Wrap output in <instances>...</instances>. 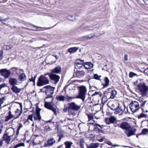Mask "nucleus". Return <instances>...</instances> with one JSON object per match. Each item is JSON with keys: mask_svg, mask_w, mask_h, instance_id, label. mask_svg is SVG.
<instances>
[{"mask_svg": "<svg viewBox=\"0 0 148 148\" xmlns=\"http://www.w3.org/2000/svg\"><path fill=\"white\" fill-rule=\"evenodd\" d=\"M51 73H46L44 75H41L38 78L37 83L38 86H40L47 84L49 83V81L46 76H49L51 79L54 80V83L56 84V67L53 69L51 70Z\"/></svg>", "mask_w": 148, "mask_h": 148, "instance_id": "1", "label": "nucleus"}, {"mask_svg": "<svg viewBox=\"0 0 148 148\" xmlns=\"http://www.w3.org/2000/svg\"><path fill=\"white\" fill-rule=\"evenodd\" d=\"M118 126L121 129L125 130V133L128 137L135 135L136 130L132 127L130 123L124 121L118 125Z\"/></svg>", "mask_w": 148, "mask_h": 148, "instance_id": "2", "label": "nucleus"}, {"mask_svg": "<svg viewBox=\"0 0 148 148\" xmlns=\"http://www.w3.org/2000/svg\"><path fill=\"white\" fill-rule=\"evenodd\" d=\"M140 81V82L137 85V88L142 96H145L148 94V87L143 82H141V79Z\"/></svg>", "mask_w": 148, "mask_h": 148, "instance_id": "3", "label": "nucleus"}, {"mask_svg": "<svg viewBox=\"0 0 148 148\" xmlns=\"http://www.w3.org/2000/svg\"><path fill=\"white\" fill-rule=\"evenodd\" d=\"M78 95L77 96V98L81 99L82 101L84 102L87 94V88L86 86H78Z\"/></svg>", "mask_w": 148, "mask_h": 148, "instance_id": "4", "label": "nucleus"}, {"mask_svg": "<svg viewBox=\"0 0 148 148\" xmlns=\"http://www.w3.org/2000/svg\"><path fill=\"white\" fill-rule=\"evenodd\" d=\"M55 88V87H52L50 86H46L43 88V89H45L46 94L47 95L46 99L52 97V94L54 92Z\"/></svg>", "mask_w": 148, "mask_h": 148, "instance_id": "5", "label": "nucleus"}, {"mask_svg": "<svg viewBox=\"0 0 148 148\" xmlns=\"http://www.w3.org/2000/svg\"><path fill=\"white\" fill-rule=\"evenodd\" d=\"M129 106L131 111L133 112H134L140 108L138 102L136 101H132Z\"/></svg>", "mask_w": 148, "mask_h": 148, "instance_id": "6", "label": "nucleus"}, {"mask_svg": "<svg viewBox=\"0 0 148 148\" xmlns=\"http://www.w3.org/2000/svg\"><path fill=\"white\" fill-rule=\"evenodd\" d=\"M52 101L51 102H45L44 104L45 107L50 110H52L54 114H56V109L54 108L52 104Z\"/></svg>", "mask_w": 148, "mask_h": 148, "instance_id": "7", "label": "nucleus"}, {"mask_svg": "<svg viewBox=\"0 0 148 148\" xmlns=\"http://www.w3.org/2000/svg\"><path fill=\"white\" fill-rule=\"evenodd\" d=\"M81 106L77 105L75 103L73 102L69 103V111L70 109H71L73 110L77 111L80 108Z\"/></svg>", "mask_w": 148, "mask_h": 148, "instance_id": "8", "label": "nucleus"}, {"mask_svg": "<svg viewBox=\"0 0 148 148\" xmlns=\"http://www.w3.org/2000/svg\"><path fill=\"white\" fill-rule=\"evenodd\" d=\"M55 142V139L53 138H49L44 144V147H48L52 146Z\"/></svg>", "mask_w": 148, "mask_h": 148, "instance_id": "9", "label": "nucleus"}, {"mask_svg": "<svg viewBox=\"0 0 148 148\" xmlns=\"http://www.w3.org/2000/svg\"><path fill=\"white\" fill-rule=\"evenodd\" d=\"M1 75L3 76L5 78H8L11 74V73L9 70L6 69H2Z\"/></svg>", "mask_w": 148, "mask_h": 148, "instance_id": "10", "label": "nucleus"}, {"mask_svg": "<svg viewBox=\"0 0 148 148\" xmlns=\"http://www.w3.org/2000/svg\"><path fill=\"white\" fill-rule=\"evenodd\" d=\"M3 141L7 144H9L11 140V137L8 135V134L6 133L4 134L2 137V139H1Z\"/></svg>", "mask_w": 148, "mask_h": 148, "instance_id": "11", "label": "nucleus"}, {"mask_svg": "<svg viewBox=\"0 0 148 148\" xmlns=\"http://www.w3.org/2000/svg\"><path fill=\"white\" fill-rule=\"evenodd\" d=\"M9 82L10 84L12 86H13V85L14 86L15 85H17L18 83L16 79L12 77H10L9 79Z\"/></svg>", "mask_w": 148, "mask_h": 148, "instance_id": "12", "label": "nucleus"}, {"mask_svg": "<svg viewBox=\"0 0 148 148\" xmlns=\"http://www.w3.org/2000/svg\"><path fill=\"white\" fill-rule=\"evenodd\" d=\"M36 114H34L33 116L34 119L36 120H39L40 121L41 119V117L40 115V111L36 110Z\"/></svg>", "mask_w": 148, "mask_h": 148, "instance_id": "13", "label": "nucleus"}, {"mask_svg": "<svg viewBox=\"0 0 148 148\" xmlns=\"http://www.w3.org/2000/svg\"><path fill=\"white\" fill-rule=\"evenodd\" d=\"M75 84H73L71 83L66 86V89L67 91H72L75 90Z\"/></svg>", "mask_w": 148, "mask_h": 148, "instance_id": "14", "label": "nucleus"}, {"mask_svg": "<svg viewBox=\"0 0 148 148\" xmlns=\"http://www.w3.org/2000/svg\"><path fill=\"white\" fill-rule=\"evenodd\" d=\"M97 28H95L94 29H92V30L94 32V35L93 36H90V35H88L84 36L82 37L83 39L86 40V39H91V38H93L95 36V34L96 33V32L95 31L97 30Z\"/></svg>", "mask_w": 148, "mask_h": 148, "instance_id": "15", "label": "nucleus"}, {"mask_svg": "<svg viewBox=\"0 0 148 148\" xmlns=\"http://www.w3.org/2000/svg\"><path fill=\"white\" fill-rule=\"evenodd\" d=\"M99 146L98 143H92L87 145V148H97Z\"/></svg>", "mask_w": 148, "mask_h": 148, "instance_id": "16", "label": "nucleus"}, {"mask_svg": "<svg viewBox=\"0 0 148 148\" xmlns=\"http://www.w3.org/2000/svg\"><path fill=\"white\" fill-rule=\"evenodd\" d=\"M8 114V115L5 117V122H8L12 118L14 117V115L12 114L11 111L10 110L9 111Z\"/></svg>", "mask_w": 148, "mask_h": 148, "instance_id": "17", "label": "nucleus"}, {"mask_svg": "<svg viewBox=\"0 0 148 148\" xmlns=\"http://www.w3.org/2000/svg\"><path fill=\"white\" fill-rule=\"evenodd\" d=\"M57 127L58 133V136L59 137L58 142H59L63 136V132L61 129H59L58 126Z\"/></svg>", "mask_w": 148, "mask_h": 148, "instance_id": "18", "label": "nucleus"}, {"mask_svg": "<svg viewBox=\"0 0 148 148\" xmlns=\"http://www.w3.org/2000/svg\"><path fill=\"white\" fill-rule=\"evenodd\" d=\"M85 74L83 71H77L76 72V75L77 77H83Z\"/></svg>", "mask_w": 148, "mask_h": 148, "instance_id": "19", "label": "nucleus"}, {"mask_svg": "<svg viewBox=\"0 0 148 148\" xmlns=\"http://www.w3.org/2000/svg\"><path fill=\"white\" fill-rule=\"evenodd\" d=\"M11 89L13 92L16 94L20 92L22 90V89L19 88L17 86H12L11 88Z\"/></svg>", "mask_w": 148, "mask_h": 148, "instance_id": "20", "label": "nucleus"}, {"mask_svg": "<svg viewBox=\"0 0 148 148\" xmlns=\"http://www.w3.org/2000/svg\"><path fill=\"white\" fill-rule=\"evenodd\" d=\"M116 120V117L111 116L109 118V122L107 123V124L109 125L110 123H113Z\"/></svg>", "mask_w": 148, "mask_h": 148, "instance_id": "21", "label": "nucleus"}, {"mask_svg": "<svg viewBox=\"0 0 148 148\" xmlns=\"http://www.w3.org/2000/svg\"><path fill=\"white\" fill-rule=\"evenodd\" d=\"M79 49V48L77 47H73L69 48L68 49V51L69 53H75Z\"/></svg>", "mask_w": 148, "mask_h": 148, "instance_id": "22", "label": "nucleus"}, {"mask_svg": "<svg viewBox=\"0 0 148 148\" xmlns=\"http://www.w3.org/2000/svg\"><path fill=\"white\" fill-rule=\"evenodd\" d=\"M73 143L71 142L67 141L64 142V144L65 145V148H71Z\"/></svg>", "mask_w": 148, "mask_h": 148, "instance_id": "23", "label": "nucleus"}, {"mask_svg": "<svg viewBox=\"0 0 148 148\" xmlns=\"http://www.w3.org/2000/svg\"><path fill=\"white\" fill-rule=\"evenodd\" d=\"M26 75L25 73H23L19 75L18 78L21 81H24L26 80Z\"/></svg>", "mask_w": 148, "mask_h": 148, "instance_id": "24", "label": "nucleus"}, {"mask_svg": "<svg viewBox=\"0 0 148 148\" xmlns=\"http://www.w3.org/2000/svg\"><path fill=\"white\" fill-rule=\"evenodd\" d=\"M105 84H103V87H106L109 84V80L107 77H105L104 79Z\"/></svg>", "mask_w": 148, "mask_h": 148, "instance_id": "25", "label": "nucleus"}, {"mask_svg": "<svg viewBox=\"0 0 148 148\" xmlns=\"http://www.w3.org/2000/svg\"><path fill=\"white\" fill-rule=\"evenodd\" d=\"M117 94V92L115 90L112 91L111 93V95L110 97L111 99H113L115 97L116 95Z\"/></svg>", "mask_w": 148, "mask_h": 148, "instance_id": "26", "label": "nucleus"}, {"mask_svg": "<svg viewBox=\"0 0 148 148\" xmlns=\"http://www.w3.org/2000/svg\"><path fill=\"white\" fill-rule=\"evenodd\" d=\"M25 145L24 143H18L13 147L14 148H17L21 146H25Z\"/></svg>", "mask_w": 148, "mask_h": 148, "instance_id": "27", "label": "nucleus"}, {"mask_svg": "<svg viewBox=\"0 0 148 148\" xmlns=\"http://www.w3.org/2000/svg\"><path fill=\"white\" fill-rule=\"evenodd\" d=\"M20 107H21V111H20V113L17 115H16V117H14V119H13V120L12 121V122L15 119H17L18 118H19V116L21 115L22 112H23V111H22V105H20Z\"/></svg>", "mask_w": 148, "mask_h": 148, "instance_id": "28", "label": "nucleus"}, {"mask_svg": "<svg viewBox=\"0 0 148 148\" xmlns=\"http://www.w3.org/2000/svg\"><path fill=\"white\" fill-rule=\"evenodd\" d=\"M101 77V75H99L97 74H94L93 78L101 81L100 78Z\"/></svg>", "mask_w": 148, "mask_h": 148, "instance_id": "29", "label": "nucleus"}, {"mask_svg": "<svg viewBox=\"0 0 148 148\" xmlns=\"http://www.w3.org/2000/svg\"><path fill=\"white\" fill-rule=\"evenodd\" d=\"M62 68L60 66H57L56 67V73H60L61 72Z\"/></svg>", "mask_w": 148, "mask_h": 148, "instance_id": "30", "label": "nucleus"}, {"mask_svg": "<svg viewBox=\"0 0 148 148\" xmlns=\"http://www.w3.org/2000/svg\"><path fill=\"white\" fill-rule=\"evenodd\" d=\"M78 64L81 65V66L79 67H84L86 69H89V66L88 65V64H87V62H86L85 64V65L84 66H83L82 65V64H80L79 63H78Z\"/></svg>", "mask_w": 148, "mask_h": 148, "instance_id": "31", "label": "nucleus"}, {"mask_svg": "<svg viewBox=\"0 0 148 148\" xmlns=\"http://www.w3.org/2000/svg\"><path fill=\"white\" fill-rule=\"evenodd\" d=\"M86 115L88 117L89 121H90V120H92L93 119V115L92 114H86Z\"/></svg>", "mask_w": 148, "mask_h": 148, "instance_id": "32", "label": "nucleus"}, {"mask_svg": "<svg viewBox=\"0 0 148 148\" xmlns=\"http://www.w3.org/2000/svg\"><path fill=\"white\" fill-rule=\"evenodd\" d=\"M138 76L137 74L133 72H131L130 73L129 76L130 78H132L134 76Z\"/></svg>", "mask_w": 148, "mask_h": 148, "instance_id": "33", "label": "nucleus"}, {"mask_svg": "<svg viewBox=\"0 0 148 148\" xmlns=\"http://www.w3.org/2000/svg\"><path fill=\"white\" fill-rule=\"evenodd\" d=\"M148 115L143 113H141L140 115L138 116V118L140 119L143 117L147 118V117Z\"/></svg>", "mask_w": 148, "mask_h": 148, "instance_id": "34", "label": "nucleus"}, {"mask_svg": "<svg viewBox=\"0 0 148 148\" xmlns=\"http://www.w3.org/2000/svg\"><path fill=\"white\" fill-rule=\"evenodd\" d=\"M64 97L63 96H59L56 98V99L60 101H63L64 100Z\"/></svg>", "mask_w": 148, "mask_h": 148, "instance_id": "35", "label": "nucleus"}, {"mask_svg": "<svg viewBox=\"0 0 148 148\" xmlns=\"http://www.w3.org/2000/svg\"><path fill=\"white\" fill-rule=\"evenodd\" d=\"M18 68H16L15 67H12L11 68L10 70V71H12L13 72H16L17 74V72L16 71L17 70H18Z\"/></svg>", "mask_w": 148, "mask_h": 148, "instance_id": "36", "label": "nucleus"}, {"mask_svg": "<svg viewBox=\"0 0 148 148\" xmlns=\"http://www.w3.org/2000/svg\"><path fill=\"white\" fill-rule=\"evenodd\" d=\"M32 77L31 78H30L29 79L30 82H35V79L37 77V75H35L34 77H33L32 76Z\"/></svg>", "mask_w": 148, "mask_h": 148, "instance_id": "37", "label": "nucleus"}, {"mask_svg": "<svg viewBox=\"0 0 148 148\" xmlns=\"http://www.w3.org/2000/svg\"><path fill=\"white\" fill-rule=\"evenodd\" d=\"M147 132H148V129H144L142 130L141 133L143 134H145Z\"/></svg>", "mask_w": 148, "mask_h": 148, "instance_id": "38", "label": "nucleus"}, {"mask_svg": "<svg viewBox=\"0 0 148 148\" xmlns=\"http://www.w3.org/2000/svg\"><path fill=\"white\" fill-rule=\"evenodd\" d=\"M96 95H99V97H101L102 95V94L100 92H95L92 95V96L93 97Z\"/></svg>", "mask_w": 148, "mask_h": 148, "instance_id": "39", "label": "nucleus"}, {"mask_svg": "<svg viewBox=\"0 0 148 148\" xmlns=\"http://www.w3.org/2000/svg\"><path fill=\"white\" fill-rule=\"evenodd\" d=\"M3 50H0V59H2L3 58Z\"/></svg>", "mask_w": 148, "mask_h": 148, "instance_id": "40", "label": "nucleus"}, {"mask_svg": "<svg viewBox=\"0 0 148 148\" xmlns=\"http://www.w3.org/2000/svg\"><path fill=\"white\" fill-rule=\"evenodd\" d=\"M121 109H120L119 108H116L115 110L116 112H115L116 113V114H118L120 112H122V110H121Z\"/></svg>", "mask_w": 148, "mask_h": 148, "instance_id": "41", "label": "nucleus"}, {"mask_svg": "<svg viewBox=\"0 0 148 148\" xmlns=\"http://www.w3.org/2000/svg\"><path fill=\"white\" fill-rule=\"evenodd\" d=\"M33 114L29 115L27 118V120L29 119L31 120L32 121H33Z\"/></svg>", "mask_w": 148, "mask_h": 148, "instance_id": "42", "label": "nucleus"}, {"mask_svg": "<svg viewBox=\"0 0 148 148\" xmlns=\"http://www.w3.org/2000/svg\"><path fill=\"white\" fill-rule=\"evenodd\" d=\"M87 64H88L89 66V69H90L93 67V65L91 63H90L89 62H87Z\"/></svg>", "mask_w": 148, "mask_h": 148, "instance_id": "43", "label": "nucleus"}, {"mask_svg": "<svg viewBox=\"0 0 148 148\" xmlns=\"http://www.w3.org/2000/svg\"><path fill=\"white\" fill-rule=\"evenodd\" d=\"M4 99V97L0 98V109L1 108V104L3 102V99Z\"/></svg>", "mask_w": 148, "mask_h": 148, "instance_id": "44", "label": "nucleus"}, {"mask_svg": "<svg viewBox=\"0 0 148 148\" xmlns=\"http://www.w3.org/2000/svg\"><path fill=\"white\" fill-rule=\"evenodd\" d=\"M6 86V84H5L4 83L0 85V90L3 88H4Z\"/></svg>", "mask_w": 148, "mask_h": 148, "instance_id": "45", "label": "nucleus"}, {"mask_svg": "<svg viewBox=\"0 0 148 148\" xmlns=\"http://www.w3.org/2000/svg\"><path fill=\"white\" fill-rule=\"evenodd\" d=\"M147 102V101L146 100H145V101H143L141 104V107H144L145 106V105L146 103Z\"/></svg>", "mask_w": 148, "mask_h": 148, "instance_id": "46", "label": "nucleus"}, {"mask_svg": "<svg viewBox=\"0 0 148 148\" xmlns=\"http://www.w3.org/2000/svg\"><path fill=\"white\" fill-rule=\"evenodd\" d=\"M112 91L113 90H112V88H110L107 89L105 91V92H106V93H109L111 91L112 92Z\"/></svg>", "mask_w": 148, "mask_h": 148, "instance_id": "47", "label": "nucleus"}, {"mask_svg": "<svg viewBox=\"0 0 148 148\" xmlns=\"http://www.w3.org/2000/svg\"><path fill=\"white\" fill-rule=\"evenodd\" d=\"M54 118V117L53 116L52 118L51 119H50V120H49V121H47V122H51V123H55V121H53V119Z\"/></svg>", "mask_w": 148, "mask_h": 148, "instance_id": "48", "label": "nucleus"}, {"mask_svg": "<svg viewBox=\"0 0 148 148\" xmlns=\"http://www.w3.org/2000/svg\"><path fill=\"white\" fill-rule=\"evenodd\" d=\"M144 73L147 75H148V68L146 69L144 71Z\"/></svg>", "mask_w": 148, "mask_h": 148, "instance_id": "49", "label": "nucleus"}, {"mask_svg": "<svg viewBox=\"0 0 148 148\" xmlns=\"http://www.w3.org/2000/svg\"><path fill=\"white\" fill-rule=\"evenodd\" d=\"M60 77L56 75V84L59 81Z\"/></svg>", "mask_w": 148, "mask_h": 148, "instance_id": "50", "label": "nucleus"}, {"mask_svg": "<svg viewBox=\"0 0 148 148\" xmlns=\"http://www.w3.org/2000/svg\"><path fill=\"white\" fill-rule=\"evenodd\" d=\"M119 108L121 109V110H122V112L123 110H124L125 109V106L124 105L123 106H121L120 107H119Z\"/></svg>", "mask_w": 148, "mask_h": 148, "instance_id": "51", "label": "nucleus"}, {"mask_svg": "<svg viewBox=\"0 0 148 148\" xmlns=\"http://www.w3.org/2000/svg\"><path fill=\"white\" fill-rule=\"evenodd\" d=\"M119 108L121 109V110H122V112L123 110H124L125 109V106L124 105L123 106H121L120 107H119Z\"/></svg>", "mask_w": 148, "mask_h": 148, "instance_id": "52", "label": "nucleus"}, {"mask_svg": "<svg viewBox=\"0 0 148 148\" xmlns=\"http://www.w3.org/2000/svg\"><path fill=\"white\" fill-rule=\"evenodd\" d=\"M13 47V46L12 45H7V50L12 49Z\"/></svg>", "mask_w": 148, "mask_h": 148, "instance_id": "53", "label": "nucleus"}, {"mask_svg": "<svg viewBox=\"0 0 148 148\" xmlns=\"http://www.w3.org/2000/svg\"><path fill=\"white\" fill-rule=\"evenodd\" d=\"M3 125L2 123L0 121V130H1V132H2V129L3 127Z\"/></svg>", "mask_w": 148, "mask_h": 148, "instance_id": "54", "label": "nucleus"}, {"mask_svg": "<svg viewBox=\"0 0 148 148\" xmlns=\"http://www.w3.org/2000/svg\"><path fill=\"white\" fill-rule=\"evenodd\" d=\"M45 130H46L47 131H50V127L49 126H45Z\"/></svg>", "mask_w": 148, "mask_h": 148, "instance_id": "55", "label": "nucleus"}, {"mask_svg": "<svg viewBox=\"0 0 148 148\" xmlns=\"http://www.w3.org/2000/svg\"><path fill=\"white\" fill-rule=\"evenodd\" d=\"M9 19V18H8H8H5V19H1L2 23H3V21L4 22V21H7Z\"/></svg>", "mask_w": 148, "mask_h": 148, "instance_id": "56", "label": "nucleus"}, {"mask_svg": "<svg viewBox=\"0 0 148 148\" xmlns=\"http://www.w3.org/2000/svg\"><path fill=\"white\" fill-rule=\"evenodd\" d=\"M3 142L2 140L1 139L0 140V148L3 145Z\"/></svg>", "mask_w": 148, "mask_h": 148, "instance_id": "57", "label": "nucleus"}, {"mask_svg": "<svg viewBox=\"0 0 148 148\" xmlns=\"http://www.w3.org/2000/svg\"><path fill=\"white\" fill-rule=\"evenodd\" d=\"M128 56L127 54H125L124 56V60L125 61H127L128 60Z\"/></svg>", "mask_w": 148, "mask_h": 148, "instance_id": "58", "label": "nucleus"}, {"mask_svg": "<svg viewBox=\"0 0 148 148\" xmlns=\"http://www.w3.org/2000/svg\"><path fill=\"white\" fill-rule=\"evenodd\" d=\"M2 48L3 49L5 50H7V45H5L3 46L2 47Z\"/></svg>", "mask_w": 148, "mask_h": 148, "instance_id": "59", "label": "nucleus"}, {"mask_svg": "<svg viewBox=\"0 0 148 148\" xmlns=\"http://www.w3.org/2000/svg\"><path fill=\"white\" fill-rule=\"evenodd\" d=\"M20 111H20L19 109H17L15 111V113L16 114H17L19 113Z\"/></svg>", "mask_w": 148, "mask_h": 148, "instance_id": "60", "label": "nucleus"}, {"mask_svg": "<svg viewBox=\"0 0 148 148\" xmlns=\"http://www.w3.org/2000/svg\"><path fill=\"white\" fill-rule=\"evenodd\" d=\"M106 143L108 144V145H111V146L112 145V143L109 141H107L106 142Z\"/></svg>", "mask_w": 148, "mask_h": 148, "instance_id": "61", "label": "nucleus"}, {"mask_svg": "<svg viewBox=\"0 0 148 148\" xmlns=\"http://www.w3.org/2000/svg\"><path fill=\"white\" fill-rule=\"evenodd\" d=\"M95 125L96 126H98L101 129H102L103 128V125H100L99 124H96Z\"/></svg>", "mask_w": 148, "mask_h": 148, "instance_id": "62", "label": "nucleus"}, {"mask_svg": "<svg viewBox=\"0 0 148 148\" xmlns=\"http://www.w3.org/2000/svg\"><path fill=\"white\" fill-rule=\"evenodd\" d=\"M31 25H32L34 27H36L37 28H41V29H42V28H43V27H41L37 26L35 25H34L32 24H31Z\"/></svg>", "mask_w": 148, "mask_h": 148, "instance_id": "63", "label": "nucleus"}, {"mask_svg": "<svg viewBox=\"0 0 148 148\" xmlns=\"http://www.w3.org/2000/svg\"><path fill=\"white\" fill-rule=\"evenodd\" d=\"M67 99L68 100H71L72 98L71 97H67Z\"/></svg>", "mask_w": 148, "mask_h": 148, "instance_id": "64", "label": "nucleus"}]
</instances>
